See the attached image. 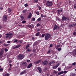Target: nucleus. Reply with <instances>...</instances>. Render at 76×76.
Returning <instances> with one entry per match:
<instances>
[{"instance_id":"nucleus-62","label":"nucleus","mask_w":76,"mask_h":76,"mask_svg":"<svg viewBox=\"0 0 76 76\" xmlns=\"http://www.w3.org/2000/svg\"><path fill=\"white\" fill-rule=\"evenodd\" d=\"M35 51H36L35 49H33V52L34 53H35Z\"/></svg>"},{"instance_id":"nucleus-35","label":"nucleus","mask_w":76,"mask_h":76,"mask_svg":"<svg viewBox=\"0 0 76 76\" xmlns=\"http://www.w3.org/2000/svg\"><path fill=\"white\" fill-rule=\"evenodd\" d=\"M53 44L51 43L50 44V48H52V47H53Z\"/></svg>"},{"instance_id":"nucleus-63","label":"nucleus","mask_w":76,"mask_h":76,"mask_svg":"<svg viewBox=\"0 0 76 76\" xmlns=\"http://www.w3.org/2000/svg\"><path fill=\"white\" fill-rule=\"evenodd\" d=\"M67 73V71H65L64 72V74H66Z\"/></svg>"},{"instance_id":"nucleus-31","label":"nucleus","mask_w":76,"mask_h":76,"mask_svg":"<svg viewBox=\"0 0 76 76\" xmlns=\"http://www.w3.org/2000/svg\"><path fill=\"white\" fill-rule=\"evenodd\" d=\"M26 23V20H23V21H22V23H23V24H25Z\"/></svg>"},{"instance_id":"nucleus-27","label":"nucleus","mask_w":76,"mask_h":76,"mask_svg":"<svg viewBox=\"0 0 76 76\" xmlns=\"http://www.w3.org/2000/svg\"><path fill=\"white\" fill-rule=\"evenodd\" d=\"M37 7H38L39 8V10H41V7H40V6H39V5H37Z\"/></svg>"},{"instance_id":"nucleus-10","label":"nucleus","mask_w":76,"mask_h":76,"mask_svg":"<svg viewBox=\"0 0 76 76\" xmlns=\"http://www.w3.org/2000/svg\"><path fill=\"white\" fill-rule=\"evenodd\" d=\"M21 46V45L19 44L15 47H13V49H17V48H20V46Z\"/></svg>"},{"instance_id":"nucleus-43","label":"nucleus","mask_w":76,"mask_h":76,"mask_svg":"<svg viewBox=\"0 0 76 76\" xmlns=\"http://www.w3.org/2000/svg\"><path fill=\"white\" fill-rule=\"evenodd\" d=\"M24 6L25 7H26L28 6V5L27 4V3H26L25 4Z\"/></svg>"},{"instance_id":"nucleus-33","label":"nucleus","mask_w":76,"mask_h":76,"mask_svg":"<svg viewBox=\"0 0 76 76\" xmlns=\"http://www.w3.org/2000/svg\"><path fill=\"white\" fill-rule=\"evenodd\" d=\"M27 11L26 10H23V13H25Z\"/></svg>"},{"instance_id":"nucleus-39","label":"nucleus","mask_w":76,"mask_h":76,"mask_svg":"<svg viewBox=\"0 0 76 76\" xmlns=\"http://www.w3.org/2000/svg\"><path fill=\"white\" fill-rule=\"evenodd\" d=\"M36 14L38 15H39V11H37L36 12Z\"/></svg>"},{"instance_id":"nucleus-53","label":"nucleus","mask_w":76,"mask_h":76,"mask_svg":"<svg viewBox=\"0 0 76 76\" xmlns=\"http://www.w3.org/2000/svg\"><path fill=\"white\" fill-rule=\"evenodd\" d=\"M68 54L69 55H70V56H71L72 54V52H69V53H68Z\"/></svg>"},{"instance_id":"nucleus-54","label":"nucleus","mask_w":76,"mask_h":76,"mask_svg":"<svg viewBox=\"0 0 76 76\" xmlns=\"http://www.w3.org/2000/svg\"><path fill=\"white\" fill-rule=\"evenodd\" d=\"M40 62V61L39 60V61H37V62H36V63L37 64H38Z\"/></svg>"},{"instance_id":"nucleus-22","label":"nucleus","mask_w":76,"mask_h":76,"mask_svg":"<svg viewBox=\"0 0 76 76\" xmlns=\"http://www.w3.org/2000/svg\"><path fill=\"white\" fill-rule=\"evenodd\" d=\"M40 34V32H38L37 33H36V36H37V37H38L39 36V34Z\"/></svg>"},{"instance_id":"nucleus-21","label":"nucleus","mask_w":76,"mask_h":76,"mask_svg":"<svg viewBox=\"0 0 76 76\" xmlns=\"http://www.w3.org/2000/svg\"><path fill=\"white\" fill-rule=\"evenodd\" d=\"M12 11V9L10 8H9L8 9V12L9 13H10Z\"/></svg>"},{"instance_id":"nucleus-51","label":"nucleus","mask_w":76,"mask_h":76,"mask_svg":"<svg viewBox=\"0 0 76 76\" xmlns=\"http://www.w3.org/2000/svg\"><path fill=\"white\" fill-rule=\"evenodd\" d=\"M23 41L22 40H20L19 41V42L20 43H21Z\"/></svg>"},{"instance_id":"nucleus-59","label":"nucleus","mask_w":76,"mask_h":76,"mask_svg":"<svg viewBox=\"0 0 76 76\" xmlns=\"http://www.w3.org/2000/svg\"><path fill=\"white\" fill-rule=\"evenodd\" d=\"M45 71H47V68H45Z\"/></svg>"},{"instance_id":"nucleus-9","label":"nucleus","mask_w":76,"mask_h":76,"mask_svg":"<svg viewBox=\"0 0 76 76\" xmlns=\"http://www.w3.org/2000/svg\"><path fill=\"white\" fill-rule=\"evenodd\" d=\"M48 62L47 60H46L44 61H42V64L44 65H47L48 64Z\"/></svg>"},{"instance_id":"nucleus-52","label":"nucleus","mask_w":76,"mask_h":76,"mask_svg":"<svg viewBox=\"0 0 76 76\" xmlns=\"http://www.w3.org/2000/svg\"><path fill=\"white\" fill-rule=\"evenodd\" d=\"M18 41V39H15V40L14 42H16Z\"/></svg>"},{"instance_id":"nucleus-46","label":"nucleus","mask_w":76,"mask_h":76,"mask_svg":"<svg viewBox=\"0 0 76 76\" xmlns=\"http://www.w3.org/2000/svg\"><path fill=\"white\" fill-rule=\"evenodd\" d=\"M73 35L75 36L76 35V32H74L73 33Z\"/></svg>"},{"instance_id":"nucleus-41","label":"nucleus","mask_w":76,"mask_h":76,"mask_svg":"<svg viewBox=\"0 0 76 76\" xmlns=\"http://www.w3.org/2000/svg\"><path fill=\"white\" fill-rule=\"evenodd\" d=\"M36 19L35 18H33V19H32V21H35V20Z\"/></svg>"},{"instance_id":"nucleus-49","label":"nucleus","mask_w":76,"mask_h":76,"mask_svg":"<svg viewBox=\"0 0 76 76\" xmlns=\"http://www.w3.org/2000/svg\"><path fill=\"white\" fill-rule=\"evenodd\" d=\"M59 64H56V67H58V66Z\"/></svg>"},{"instance_id":"nucleus-45","label":"nucleus","mask_w":76,"mask_h":76,"mask_svg":"<svg viewBox=\"0 0 76 76\" xmlns=\"http://www.w3.org/2000/svg\"><path fill=\"white\" fill-rule=\"evenodd\" d=\"M72 64L73 66H75L76 64V63H75V62H74V63H73Z\"/></svg>"},{"instance_id":"nucleus-50","label":"nucleus","mask_w":76,"mask_h":76,"mask_svg":"<svg viewBox=\"0 0 76 76\" xmlns=\"http://www.w3.org/2000/svg\"><path fill=\"white\" fill-rule=\"evenodd\" d=\"M41 17L43 18V17H44V15L43 14H42L41 15Z\"/></svg>"},{"instance_id":"nucleus-24","label":"nucleus","mask_w":76,"mask_h":76,"mask_svg":"<svg viewBox=\"0 0 76 76\" xmlns=\"http://www.w3.org/2000/svg\"><path fill=\"white\" fill-rule=\"evenodd\" d=\"M10 75L8 73H7L5 75H4V76H9Z\"/></svg>"},{"instance_id":"nucleus-8","label":"nucleus","mask_w":76,"mask_h":76,"mask_svg":"<svg viewBox=\"0 0 76 76\" xmlns=\"http://www.w3.org/2000/svg\"><path fill=\"white\" fill-rule=\"evenodd\" d=\"M67 20V18L64 15L62 16V21H66Z\"/></svg>"},{"instance_id":"nucleus-38","label":"nucleus","mask_w":76,"mask_h":76,"mask_svg":"<svg viewBox=\"0 0 76 76\" xmlns=\"http://www.w3.org/2000/svg\"><path fill=\"white\" fill-rule=\"evenodd\" d=\"M57 68V67L56 66H53V69H56Z\"/></svg>"},{"instance_id":"nucleus-23","label":"nucleus","mask_w":76,"mask_h":76,"mask_svg":"<svg viewBox=\"0 0 76 76\" xmlns=\"http://www.w3.org/2000/svg\"><path fill=\"white\" fill-rule=\"evenodd\" d=\"M64 73V72L63 71H62V72H59L58 73V75H60L61 74H63Z\"/></svg>"},{"instance_id":"nucleus-15","label":"nucleus","mask_w":76,"mask_h":76,"mask_svg":"<svg viewBox=\"0 0 76 76\" xmlns=\"http://www.w3.org/2000/svg\"><path fill=\"white\" fill-rule=\"evenodd\" d=\"M37 69L39 70L40 73H42V70L40 67H38Z\"/></svg>"},{"instance_id":"nucleus-17","label":"nucleus","mask_w":76,"mask_h":76,"mask_svg":"<svg viewBox=\"0 0 76 76\" xmlns=\"http://www.w3.org/2000/svg\"><path fill=\"white\" fill-rule=\"evenodd\" d=\"M42 20V18L41 17H39V18L37 20V21L38 22H40V21Z\"/></svg>"},{"instance_id":"nucleus-61","label":"nucleus","mask_w":76,"mask_h":76,"mask_svg":"<svg viewBox=\"0 0 76 76\" xmlns=\"http://www.w3.org/2000/svg\"><path fill=\"white\" fill-rule=\"evenodd\" d=\"M40 30V29L39 28H38L37 30V31H39Z\"/></svg>"},{"instance_id":"nucleus-64","label":"nucleus","mask_w":76,"mask_h":76,"mask_svg":"<svg viewBox=\"0 0 76 76\" xmlns=\"http://www.w3.org/2000/svg\"><path fill=\"white\" fill-rule=\"evenodd\" d=\"M12 61L10 60V61H9V63H12Z\"/></svg>"},{"instance_id":"nucleus-7","label":"nucleus","mask_w":76,"mask_h":76,"mask_svg":"<svg viewBox=\"0 0 76 76\" xmlns=\"http://www.w3.org/2000/svg\"><path fill=\"white\" fill-rule=\"evenodd\" d=\"M12 35V33H10L8 34H6V36L5 37V38H7L8 37H9L10 36Z\"/></svg>"},{"instance_id":"nucleus-4","label":"nucleus","mask_w":76,"mask_h":76,"mask_svg":"<svg viewBox=\"0 0 76 76\" xmlns=\"http://www.w3.org/2000/svg\"><path fill=\"white\" fill-rule=\"evenodd\" d=\"M7 15H4L3 16L2 18V20L4 22H6L7 21Z\"/></svg>"},{"instance_id":"nucleus-2","label":"nucleus","mask_w":76,"mask_h":76,"mask_svg":"<svg viewBox=\"0 0 76 76\" xmlns=\"http://www.w3.org/2000/svg\"><path fill=\"white\" fill-rule=\"evenodd\" d=\"M76 26V23L75 22H72L70 23L69 25V27L70 28L72 27H74Z\"/></svg>"},{"instance_id":"nucleus-60","label":"nucleus","mask_w":76,"mask_h":76,"mask_svg":"<svg viewBox=\"0 0 76 76\" xmlns=\"http://www.w3.org/2000/svg\"><path fill=\"white\" fill-rule=\"evenodd\" d=\"M3 70V69L2 68L0 69V72L2 71Z\"/></svg>"},{"instance_id":"nucleus-29","label":"nucleus","mask_w":76,"mask_h":76,"mask_svg":"<svg viewBox=\"0 0 76 76\" xmlns=\"http://www.w3.org/2000/svg\"><path fill=\"white\" fill-rule=\"evenodd\" d=\"M29 45H30L29 44H28V45H26V49H28V48Z\"/></svg>"},{"instance_id":"nucleus-48","label":"nucleus","mask_w":76,"mask_h":76,"mask_svg":"<svg viewBox=\"0 0 76 76\" xmlns=\"http://www.w3.org/2000/svg\"><path fill=\"white\" fill-rule=\"evenodd\" d=\"M51 52V50H50V49L49 50H48V52H47V53L48 54H49V53Z\"/></svg>"},{"instance_id":"nucleus-1","label":"nucleus","mask_w":76,"mask_h":76,"mask_svg":"<svg viewBox=\"0 0 76 76\" xmlns=\"http://www.w3.org/2000/svg\"><path fill=\"white\" fill-rule=\"evenodd\" d=\"M50 34H46L45 36V40L46 41L48 40L49 38L50 37Z\"/></svg>"},{"instance_id":"nucleus-11","label":"nucleus","mask_w":76,"mask_h":76,"mask_svg":"<svg viewBox=\"0 0 76 76\" xmlns=\"http://www.w3.org/2000/svg\"><path fill=\"white\" fill-rule=\"evenodd\" d=\"M26 72H27L26 70H24L22 72L20 73V75H22L25 74L26 73Z\"/></svg>"},{"instance_id":"nucleus-13","label":"nucleus","mask_w":76,"mask_h":76,"mask_svg":"<svg viewBox=\"0 0 76 76\" xmlns=\"http://www.w3.org/2000/svg\"><path fill=\"white\" fill-rule=\"evenodd\" d=\"M32 66V64L31 63V64H30L29 65H28V66L27 67V69H29Z\"/></svg>"},{"instance_id":"nucleus-14","label":"nucleus","mask_w":76,"mask_h":76,"mask_svg":"<svg viewBox=\"0 0 76 76\" xmlns=\"http://www.w3.org/2000/svg\"><path fill=\"white\" fill-rule=\"evenodd\" d=\"M20 17L21 18V19H20V21H23L24 19V18L23 17V15H20Z\"/></svg>"},{"instance_id":"nucleus-47","label":"nucleus","mask_w":76,"mask_h":76,"mask_svg":"<svg viewBox=\"0 0 76 76\" xmlns=\"http://www.w3.org/2000/svg\"><path fill=\"white\" fill-rule=\"evenodd\" d=\"M3 9H4L3 7H0V10H3Z\"/></svg>"},{"instance_id":"nucleus-26","label":"nucleus","mask_w":76,"mask_h":76,"mask_svg":"<svg viewBox=\"0 0 76 76\" xmlns=\"http://www.w3.org/2000/svg\"><path fill=\"white\" fill-rule=\"evenodd\" d=\"M62 9L60 10H57V12H62Z\"/></svg>"},{"instance_id":"nucleus-55","label":"nucleus","mask_w":76,"mask_h":76,"mask_svg":"<svg viewBox=\"0 0 76 76\" xmlns=\"http://www.w3.org/2000/svg\"><path fill=\"white\" fill-rule=\"evenodd\" d=\"M61 47V45H58L57 46V48H58L59 47Z\"/></svg>"},{"instance_id":"nucleus-58","label":"nucleus","mask_w":76,"mask_h":76,"mask_svg":"<svg viewBox=\"0 0 76 76\" xmlns=\"http://www.w3.org/2000/svg\"><path fill=\"white\" fill-rule=\"evenodd\" d=\"M10 43V41H7V43H8V44H9Z\"/></svg>"},{"instance_id":"nucleus-6","label":"nucleus","mask_w":76,"mask_h":76,"mask_svg":"<svg viewBox=\"0 0 76 76\" xmlns=\"http://www.w3.org/2000/svg\"><path fill=\"white\" fill-rule=\"evenodd\" d=\"M60 27L57 25L56 24H55V26H54V28H53V30H57V29H59Z\"/></svg>"},{"instance_id":"nucleus-18","label":"nucleus","mask_w":76,"mask_h":76,"mask_svg":"<svg viewBox=\"0 0 76 76\" xmlns=\"http://www.w3.org/2000/svg\"><path fill=\"white\" fill-rule=\"evenodd\" d=\"M56 19L58 20V21H62V19L61 18H60L59 17H57V18H56Z\"/></svg>"},{"instance_id":"nucleus-42","label":"nucleus","mask_w":76,"mask_h":76,"mask_svg":"<svg viewBox=\"0 0 76 76\" xmlns=\"http://www.w3.org/2000/svg\"><path fill=\"white\" fill-rule=\"evenodd\" d=\"M61 69L60 68H58V72H59L61 70Z\"/></svg>"},{"instance_id":"nucleus-44","label":"nucleus","mask_w":76,"mask_h":76,"mask_svg":"<svg viewBox=\"0 0 76 76\" xmlns=\"http://www.w3.org/2000/svg\"><path fill=\"white\" fill-rule=\"evenodd\" d=\"M31 49H29V48H28V49H27V51L28 52H30L31 51Z\"/></svg>"},{"instance_id":"nucleus-32","label":"nucleus","mask_w":76,"mask_h":76,"mask_svg":"<svg viewBox=\"0 0 76 76\" xmlns=\"http://www.w3.org/2000/svg\"><path fill=\"white\" fill-rule=\"evenodd\" d=\"M62 50L61 48H59L58 49V50L60 51L61 50Z\"/></svg>"},{"instance_id":"nucleus-19","label":"nucleus","mask_w":76,"mask_h":76,"mask_svg":"<svg viewBox=\"0 0 76 76\" xmlns=\"http://www.w3.org/2000/svg\"><path fill=\"white\" fill-rule=\"evenodd\" d=\"M37 41H36L34 43V44L33 45V46H35L36 45H37Z\"/></svg>"},{"instance_id":"nucleus-34","label":"nucleus","mask_w":76,"mask_h":76,"mask_svg":"<svg viewBox=\"0 0 76 76\" xmlns=\"http://www.w3.org/2000/svg\"><path fill=\"white\" fill-rule=\"evenodd\" d=\"M40 26V24L39 23H38L37 24V27H38Z\"/></svg>"},{"instance_id":"nucleus-30","label":"nucleus","mask_w":76,"mask_h":76,"mask_svg":"<svg viewBox=\"0 0 76 76\" xmlns=\"http://www.w3.org/2000/svg\"><path fill=\"white\" fill-rule=\"evenodd\" d=\"M74 7L75 9H76V3L74 4Z\"/></svg>"},{"instance_id":"nucleus-5","label":"nucleus","mask_w":76,"mask_h":76,"mask_svg":"<svg viewBox=\"0 0 76 76\" xmlns=\"http://www.w3.org/2000/svg\"><path fill=\"white\" fill-rule=\"evenodd\" d=\"M18 57L19 59L22 60L24 57V55L23 54H20L18 56Z\"/></svg>"},{"instance_id":"nucleus-56","label":"nucleus","mask_w":76,"mask_h":76,"mask_svg":"<svg viewBox=\"0 0 76 76\" xmlns=\"http://www.w3.org/2000/svg\"><path fill=\"white\" fill-rule=\"evenodd\" d=\"M52 63V64H54L55 63V62H54V61H52V62H51Z\"/></svg>"},{"instance_id":"nucleus-20","label":"nucleus","mask_w":76,"mask_h":76,"mask_svg":"<svg viewBox=\"0 0 76 76\" xmlns=\"http://www.w3.org/2000/svg\"><path fill=\"white\" fill-rule=\"evenodd\" d=\"M38 0H34V3L37 4L38 2Z\"/></svg>"},{"instance_id":"nucleus-16","label":"nucleus","mask_w":76,"mask_h":76,"mask_svg":"<svg viewBox=\"0 0 76 76\" xmlns=\"http://www.w3.org/2000/svg\"><path fill=\"white\" fill-rule=\"evenodd\" d=\"M72 53L73 56L76 55V49H75L74 52H73Z\"/></svg>"},{"instance_id":"nucleus-40","label":"nucleus","mask_w":76,"mask_h":76,"mask_svg":"<svg viewBox=\"0 0 76 76\" xmlns=\"http://www.w3.org/2000/svg\"><path fill=\"white\" fill-rule=\"evenodd\" d=\"M32 26L31 25H30V24H29L28 25V27L29 28H30Z\"/></svg>"},{"instance_id":"nucleus-36","label":"nucleus","mask_w":76,"mask_h":76,"mask_svg":"<svg viewBox=\"0 0 76 76\" xmlns=\"http://www.w3.org/2000/svg\"><path fill=\"white\" fill-rule=\"evenodd\" d=\"M45 35V34H42V37L43 38Z\"/></svg>"},{"instance_id":"nucleus-3","label":"nucleus","mask_w":76,"mask_h":76,"mask_svg":"<svg viewBox=\"0 0 76 76\" xmlns=\"http://www.w3.org/2000/svg\"><path fill=\"white\" fill-rule=\"evenodd\" d=\"M53 3L52 1H47L46 3V5L49 7L53 5Z\"/></svg>"},{"instance_id":"nucleus-25","label":"nucleus","mask_w":76,"mask_h":76,"mask_svg":"<svg viewBox=\"0 0 76 76\" xmlns=\"http://www.w3.org/2000/svg\"><path fill=\"white\" fill-rule=\"evenodd\" d=\"M3 53V52H2V51H1V52H0V56H2Z\"/></svg>"},{"instance_id":"nucleus-37","label":"nucleus","mask_w":76,"mask_h":76,"mask_svg":"<svg viewBox=\"0 0 76 76\" xmlns=\"http://www.w3.org/2000/svg\"><path fill=\"white\" fill-rule=\"evenodd\" d=\"M4 51L5 52H7L8 51V49H7L6 48H5L4 49Z\"/></svg>"},{"instance_id":"nucleus-57","label":"nucleus","mask_w":76,"mask_h":76,"mask_svg":"<svg viewBox=\"0 0 76 76\" xmlns=\"http://www.w3.org/2000/svg\"><path fill=\"white\" fill-rule=\"evenodd\" d=\"M27 62L28 63H29L30 62V61L29 59H28V60H27Z\"/></svg>"},{"instance_id":"nucleus-28","label":"nucleus","mask_w":76,"mask_h":76,"mask_svg":"<svg viewBox=\"0 0 76 76\" xmlns=\"http://www.w3.org/2000/svg\"><path fill=\"white\" fill-rule=\"evenodd\" d=\"M72 76H76V74L75 73H73L72 74Z\"/></svg>"},{"instance_id":"nucleus-12","label":"nucleus","mask_w":76,"mask_h":76,"mask_svg":"<svg viewBox=\"0 0 76 76\" xmlns=\"http://www.w3.org/2000/svg\"><path fill=\"white\" fill-rule=\"evenodd\" d=\"M32 14L31 12L29 13V15H28L27 17L28 19L31 18Z\"/></svg>"}]
</instances>
